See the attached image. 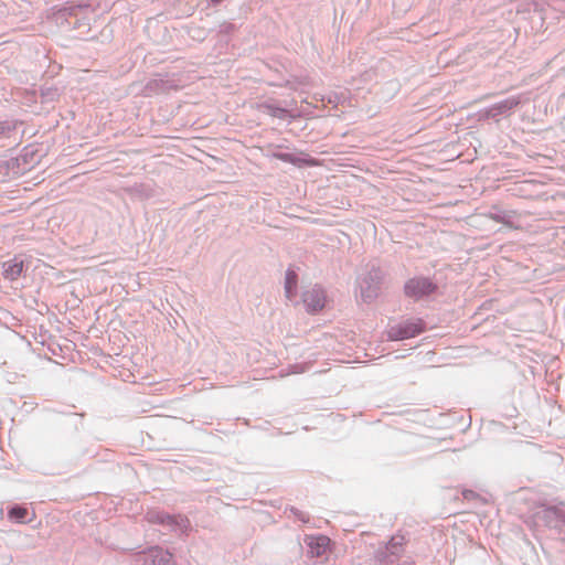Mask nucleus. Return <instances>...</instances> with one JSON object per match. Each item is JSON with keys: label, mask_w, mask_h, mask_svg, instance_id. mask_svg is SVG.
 Here are the masks:
<instances>
[{"label": "nucleus", "mask_w": 565, "mask_h": 565, "mask_svg": "<svg viewBox=\"0 0 565 565\" xmlns=\"http://www.w3.org/2000/svg\"><path fill=\"white\" fill-rule=\"evenodd\" d=\"M210 31L200 25H190L188 28V35L198 42H203L209 36Z\"/></svg>", "instance_id": "6ab92c4d"}, {"label": "nucleus", "mask_w": 565, "mask_h": 565, "mask_svg": "<svg viewBox=\"0 0 565 565\" xmlns=\"http://www.w3.org/2000/svg\"><path fill=\"white\" fill-rule=\"evenodd\" d=\"M257 109L279 119H285L288 115V110L286 108L269 102L258 104Z\"/></svg>", "instance_id": "f8f14e48"}, {"label": "nucleus", "mask_w": 565, "mask_h": 565, "mask_svg": "<svg viewBox=\"0 0 565 565\" xmlns=\"http://www.w3.org/2000/svg\"><path fill=\"white\" fill-rule=\"evenodd\" d=\"M308 551L307 554L310 557H321L329 548L330 539L326 535H307L305 539Z\"/></svg>", "instance_id": "1a4fd4ad"}, {"label": "nucleus", "mask_w": 565, "mask_h": 565, "mask_svg": "<svg viewBox=\"0 0 565 565\" xmlns=\"http://www.w3.org/2000/svg\"><path fill=\"white\" fill-rule=\"evenodd\" d=\"M521 99L518 96L508 97L486 108L482 117L487 119L499 120L501 116H509L510 113L520 105Z\"/></svg>", "instance_id": "423d86ee"}, {"label": "nucleus", "mask_w": 565, "mask_h": 565, "mask_svg": "<svg viewBox=\"0 0 565 565\" xmlns=\"http://www.w3.org/2000/svg\"><path fill=\"white\" fill-rule=\"evenodd\" d=\"M222 1H223V0H212V2H214V3H220V2H222Z\"/></svg>", "instance_id": "393cba45"}, {"label": "nucleus", "mask_w": 565, "mask_h": 565, "mask_svg": "<svg viewBox=\"0 0 565 565\" xmlns=\"http://www.w3.org/2000/svg\"><path fill=\"white\" fill-rule=\"evenodd\" d=\"M425 328L426 326L423 319H408L396 326H392L387 331V337L392 341L411 339L424 332Z\"/></svg>", "instance_id": "20e7f679"}, {"label": "nucleus", "mask_w": 565, "mask_h": 565, "mask_svg": "<svg viewBox=\"0 0 565 565\" xmlns=\"http://www.w3.org/2000/svg\"><path fill=\"white\" fill-rule=\"evenodd\" d=\"M273 157L282 162H287V163H291V164H296V166L300 163V159L289 152H275V153H273Z\"/></svg>", "instance_id": "aec40b11"}, {"label": "nucleus", "mask_w": 565, "mask_h": 565, "mask_svg": "<svg viewBox=\"0 0 565 565\" xmlns=\"http://www.w3.org/2000/svg\"><path fill=\"white\" fill-rule=\"evenodd\" d=\"M298 275L292 269H287L285 275V294L291 300L297 294Z\"/></svg>", "instance_id": "ddd939ff"}, {"label": "nucleus", "mask_w": 565, "mask_h": 565, "mask_svg": "<svg viewBox=\"0 0 565 565\" xmlns=\"http://www.w3.org/2000/svg\"><path fill=\"white\" fill-rule=\"evenodd\" d=\"M376 565H388L394 564L398 558H395L394 554L384 545L376 550L375 555Z\"/></svg>", "instance_id": "dca6fc26"}, {"label": "nucleus", "mask_w": 565, "mask_h": 565, "mask_svg": "<svg viewBox=\"0 0 565 565\" xmlns=\"http://www.w3.org/2000/svg\"><path fill=\"white\" fill-rule=\"evenodd\" d=\"M9 519L19 522V523H28L31 520L29 519V510L22 505H13L8 511Z\"/></svg>", "instance_id": "f3484780"}, {"label": "nucleus", "mask_w": 565, "mask_h": 565, "mask_svg": "<svg viewBox=\"0 0 565 565\" xmlns=\"http://www.w3.org/2000/svg\"><path fill=\"white\" fill-rule=\"evenodd\" d=\"M2 267L3 277L9 280H15L21 276L24 264L22 259L14 257L13 259L4 262Z\"/></svg>", "instance_id": "9b49d317"}, {"label": "nucleus", "mask_w": 565, "mask_h": 565, "mask_svg": "<svg viewBox=\"0 0 565 565\" xmlns=\"http://www.w3.org/2000/svg\"><path fill=\"white\" fill-rule=\"evenodd\" d=\"M438 289V285L429 277L415 276L409 278L404 284V295L414 301L423 300L430 295L435 294Z\"/></svg>", "instance_id": "f03ea898"}, {"label": "nucleus", "mask_w": 565, "mask_h": 565, "mask_svg": "<svg viewBox=\"0 0 565 565\" xmlns=\"http://www.w3.org/2000/svg\"><path fill=\"white\" fill-rule=\"evenodd\" d=\"M7 131H10V126L7 122L0 121V136L4 135Z\"/></svg>", "instance_id": "5701e85b"}, {"label": "nucleus", "mask_w": 565, "mask_h": 565, "mask_svg": "<svg viewBox=\"0 0 565 565\" xmlns=\"http://www.w3.org/2000/svg\"><path fill=\"white\" fill-rule=\"evenodd\" d=\"M487 216L497 223H502L509 228H519V225H516L514 222L515 217L518 216L515 211L502 210L494 205L488 212Z\"/></svg>", "instance_id": "9d476101"}, {"label": "nucleus", "mask_w": 565, "mask_h": 565, "mask_svg": "<svg viewBox=\"0 0 565 565\" xmlns=\"http://www.w3.org/2000/svg\"><path fill=\"white\" fill-rule=\"evenodd\" d=\"M61 14L64 17L66 12H68L71 19H67L66 22L68 25H71L73 29H82L84 28L86 32L89 31V22L86 18H77L76 14H73V9H64L60 11Z\"/></svg>", "instance_id": "2eb2a0df"}, {"label": "nucleus", "mask_w": 565, "mask_h": 565, "mask_svg": "<svg viewBox=\"0 0 565 565\" xmlns=\"http://www.w3.org/2000/svg\"><path fill=\"white\" fill-rule=\"evenodd\" d=\"M291 513L299 520L301 521L302 523H308L310 518L307 513L298 510L297 508H291L290 509Z\"/></svg>", "instance_id": "4be33fe9"}, {"label": "nucleus", "mask_w": 565, "mask_h": 565, "mask_svg": "<svg viewBox=\"0 0 565 565\" xmlns=\"http://www.w3.org/2000/svg\"><path fill=\"white\" fill-rule=\"evenodd\" d=\"M399 565H415V563L413 561H405Z\"/></svg>", "instance_id": "b1692460"}, {"label": "nucleus", "mask_w": 565, "mask_h": 565, "mask_svg": "<svg viewBox=\"0 0 565 565\" xmlns=\"http://www.w3.org/2000/svg\"><path fill=\"white\" fill-rule=\"evenodd\" d=\"M135 562L139 565H174L173 555L158 545L136 553Z\"/></svg>", "instance_id": "39448f33"}, {"label": "nucleus", "mask_w": 565, "mask_h": 565, "mask_svg": "<svg viewBox=\"0 0 565 565\" xmlns=\"http://www.w3.org/2000/svg\"><path fill=\"white\" fill-rule=\"evenodd\" d=\"M545 525L565 534V504L552 505L542 511Z\"/></svg>", "instance_id": "6e6552de"}, {"label": "nucleus", "mask_w": 565, "mask_h": 565, "mask_svg": "<svg viewBox=\"0 0 565 565\" xmlns=\"http://www.w3.org/2000/svg\"><path fill=\"white\" fill-rule=\"evenodd\" d=\"M40 96H41L42 103H52V102L57 100V98L60 97V90L57 87H55L53 85H51V86L43 85L40 88Z\"/></svg>", "instance_id": "a211bd4d"}, {"label": "nucleus", "mask_w": 565, "mask_h": 565, "mask_svg": "<svg viewBox=\"0 0 565 565\" xmlns=\"http://www.w3.org/2000/svg\"><path fill=\"white\" fill-rule=\"evenodd\" d=\"M302 301L307 312L317 313L324 308L326 292L322 287L315 285L302 292Z\"/></svg>", "instance_id": "0eeeda50"}, {"label": "nucleus", "mask_w": 565, "mask_h": 565, "mask_svg": "<svg viewBox=\"0 0 565 565\" xmlns=\"http://www.w3.org/2000/svg\"><path fill=\"white\" fill-rule=\"evenodd\" d=\"M150 523L160 524L170 531L186 534L191 527L190 521L183 515H172L163 511H150L147 513Z\"/></svg>", "instance_id": "7ed1b4c3"}, {"label": "nucleus", "mask_w": 565, "mask_h": 565, "mask_svg": "<svg viewBox=\"0 0 565 565\" xmlns=\"http://www.w3.org/2000/svg\"><path fill=\"white\" fill-rule=\"evenodd\" d=\"M405 536L402 534H396L391 537V540L385 544V546L391 551V554L395 555V558H399L405 545Z\"/></svg>", "instance_id": "4468645a"}, {"label": "nucleus", "mask_w": 565, "mask_h": 565, "mask_svg": "<svg viewBox=\"0 0 565 565\" xmlns=\"http://www.w3.org/2000/svg\"><path fill=\"white\" fill-rule=\"evenodd\" d=\"M384 277V270L375 264L366 266L365 274L358 278L361 298L364 302L371 303L379 297Z\"/></svg>", "instance_id": "f257e3e1"}, {"label": "nucleus", "mask_w": 565, "mask_h": 565, "mask_svg": "<svg viewBox=\"0 0 565 565\" xmlns=\"http://www.w3.org/2000/svg\"><path fill=\"white\" fill-rule=\"evenodd\" d=\"M236 30V26L234 23L231 22H223L218 25L217 33L220 35H230Z\"/></svg>", "instance_id": "412c9836"}]
</instances>
